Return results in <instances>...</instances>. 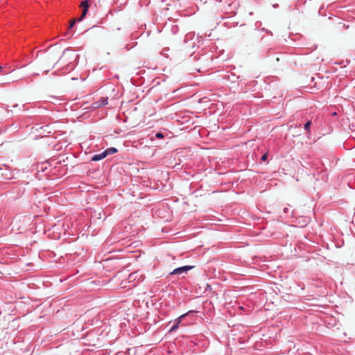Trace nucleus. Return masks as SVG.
Instances as JSON below:
<instances>
[{
    "instance_id": "nucleus-5",
    "label": "nucleus",
    "mask_w": 355,
    "mask_h": 355,
    "mask_svg": "<svg viewBox=\"0 0 355 355\" xmlns=\"http://www.w3.org/2000/svg\"><path fill=\"white\" fill-rule=\"evenodd\" d=\"M192 311H190L189 312H187V313H184V314H182V315H180L179 318H178L175 320V324H178L179 326L180 323L181 322L182 318H184L186 315H187L188 314H189L190 313H191Z\"/></svg>"
},
{
    "instance_id": "nucleus-13",
    "label": "nucleus",
    "mask_w": 355,
    "mask_h": 355,
    "mask_svg": "<svg viewBox=\"0 0 355 355\" xmlns=\"http://www.w3.org/2000/svg\"><path fill=\"white\" fill-rule=\"evenodd\" d=\"M77 21H78V19H73V20H72V21H71V23H70V25H69V29H71V28L73 27V26L75 25V24H76V22Z\"/></svg>"
},
{
    "instance_id": "nucleus-4",
    "label": "nucleus",
    "mask_w": 355,
    "mask_h": 355,
    "mask_svg": "<svg viewBox=\"0 0 355 355\" xmlns=\"http://www.w3.org/2000/svg\"><path fill=\"white\" fill-rule=\"evenodd\" d=\"M117 151H118L117 149L114 147L108 148L105 150H104L106 156H107L109 155H112V154L116 153Z\"/></svg>"
},
{
    "instance_id": "nucleus-6",
    "label": "nucleus",
    "mask_w": 355,
    "mask_h": 355,
    "mask_svg": "<svg viewBox=\"0 0 355 355\" xmlns=\"http://www.w3.org/2000/svg\"><path fill=\"white\" fill-rule=\"evenodd\" d=\"M192 311H190L189 312H187V313H184V314H182V315H180L179 318H178L175 320V324H178L179 326L180 323L181 322L182 318H184L186 315H187L188 314H189L190 313H191Z\"/></svg>"
},
{
    "instance_id": "nucleus-12",
    "label": "nucleus",
    "mask_w": 355,
    "mask_h": 355,
    "mask_svg": "<svg viewBox=\"0 0 355 355\" xmlns=\"http://www.w3.org/2000/svg\"><path fill=\"white\" fill-rule=\"evenodd\" d=\"M267 159H268V154L265 153L262 155L261 160V162H266V161H267Z\"/></svg>"
},
{
    "instance_id": "nucleus-7",
    "label": "nucleus",
    "mask_w": 355,
    "mask_h": 355,
    "mask_svg": "<svg viewBox=\"0 0 355 355\" xmlns=\"http://www.w3.org/2000/svg\"><path fill=\"white\" fill-rule=\"evenodd\" d=\"M101 107L105 106L108 103V98L107 97H101L100 100H98Z\"/></svg>"
},
{
    "instance_id": "nucleus-2",
    "label": "nucleus",
    "mask_w": 355,
    "mask_h": 355,
    "mask_svg": "<svg viewBox=\"0 0 355 355\" xmlns=\"http://www.w3.org/2000/svg\"><path fill=\"white\" fill-rule=\"evenodd\" d=\"M89 1L83 0L80 5V7L82 8V14L80 17L78 19V21H82L85 15L87 13L88 8L89 7Z\"/></svg>"
},
{
    "instance_id": "nucleus-9",
    "label": "nucleus",
    "mask_w": 355,
    "mask_h": 355,
    "mask_svg": "<svg viewBox=\"0 0 355 355\" xmlns=\"http://www.w3.org/2000/svg\"><path fill=\"white\" fill-rule=\"evenodd\" d=\"M137 276V272L130 274L128 276V281L132 282V281L135 280L136 279Z\"/></svg>"
},
{
    "instance_id": "nucleus-8",
    "label": "nucleus",
    "mask_w": 355,
    "mask_h": 355,
    "mask_svg": "<svg viewBox=\"0 0 355 355\" xmlns=\"http://www.w3.org/2000/svg\"><path fill=\"white\" fill-rule=\"evenodd\" d=\"M92 107L93 109H98V108L101 107V103H100L99 101H95V102L92 103Z\"/></svg>"
},
{
    "instance_id": "nucleus-1",
    "label": "nucleus",
    "mask_w": 355,
    "mask_h": 355,
    "mask_svg": "<svg viewBox=\"0 0 355 355\" xmlns=\"http://www.w3.org/2000/svg\"><path fill=\"white\" fill-rule=\"evenodd\" d=\"M192 268H193V266H184L179 267V268H175V270H173L170 273V275H182V274H185L189 270H190Z\"/></svg>"
},
{
    "instance_id": "nucleus-11",
    "label": "nucleus",
    "mask_w": 355,
    "mask_h": 355,
    "mask_svg": "<svg viewBox=\"0 0 355 355\" xmlns=\"http://www.w3.org/2000/svg\"><path fill=\"white\" fill-rule=\"evenodd\" d=\"M178 327L179 326L178 324L174 323L173 324V326L171 327L169 331H175L178 328Z\"/></svg>"
},
{
    "instance_id": "nucleus-15",
    "label": "nucleus",
    "mask_w": 355,
    "mask_h": 355,
    "mask_svg": "<svg viewBox=\"0 0 355 355\" xmlns=\"http://www.w3.org/2000/svg\"><path fill=\"white\" fill-rule=\"evenodd\" d=\"M3 67L0 66V71L2 70Z\"/></svg>"
},
{
    "instance_id": "nucleus-10",
    "label": "nucleus",
    "mask_w": 355,
    "mask_h": 355,
    "mask_svg": "<svg viewBox=\"0 0 355 355\" xmlns=\"http://www.w3.org/2000/svg\"><path fill=\"white\" fill-rule=\"evenodd\" d=\"M310 126H311V121H308L305 124H304V129L306 131H309L310 130Z\"/></svg>"
},
{
    "instance_id": "nucleus-3",
    "label": "nucleus",
    "mask_w": 355,
    "mask_h": 355,
    "mask_svg": "<svg viewBox=\"0 0 355 355\" xmlns=\"http://www.w3.org/2000/svg\"><path fill=\"white\" fill-rule=\"evenodd\" d=\"M106 157V155L105 153V152L103 151V153H100V154H96L94 155L92 157V161H99V160H101L103 159V158H105Z\"/></svg>"
},
{
    "instance_id": "nucleus-14",
    "label": "nucleus",
    "mask_w": 355,
    "mask_h": 355,
    "mask_svg": "<svg viewBox=\"0 0 355 355\" xmlns=\"http://www.w3.org/2000/svg\"><path fill=\"white\" fill-rule=\"evenodd\" d=\"M155 137H156L157 138L160 139V138H163V137H164V135H163V134H162V133H161V132H157V133L155 135Z\"/></svg>"
}]
</instances>
